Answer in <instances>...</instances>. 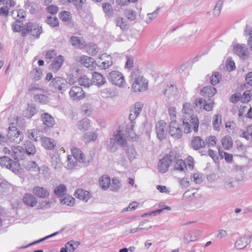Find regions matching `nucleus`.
<instances>
[{
    "instance_id": "nucleus-1",
    "label": "nucleus",
    "mask_w": 252,
    "mask_h": 252,
    "mask_svg": "<svg viewBox=\"0 0 252 252\" xmlns=\"http://www.w3.org/2000/svg\"><path fill=\"white\" fill-rule=\"evenodd\" d=\"M133 125L131 123L127 125L124 130H118L114 134L113 139L116 142L121 146H125L126 144V140L128 137H133Z\"/></svg>"
},
{
    "instance_id": "nucleus-2",
    "label": "nucleus",
    "mask_w": 252,
    "mask_h": 252,
    "mask_svg": "<svg viewBox=\"0 0 252 252\" xmlns=\"http://www.w3.org/2000/svg\"><path fill=\"white\" fill-rule=\"evenodd\" d=\"M199 126V120L196 116L187 115L183 116L182 118V127L184 132L188 133L190 132L192 127L194 132H197Z\"/></svg>"
},
{
    "instance_id": "nucleus-3",
    "label": "nucleus",
    "mask_w": 252,
    "mask_h": 252,
    "mask_svg": "<svg viewBox=\"0 0 252 252\" xmlns=\"http://www.w3.org/2000/svg\"><path fill=\"white\" fill-rule=\"evenodd\" d=\"M138 70L134 71L131 73L133 80L132 88L134 92H142L146 90L148 87V81L142 76L138 75Z\"/></svg>"
},
{
    "instance_id": "nucleus-4",
    "label": "nucleus",
    "mask_w": 252,
    "mask_h": 252,
    "mask_svg": "<svg viewBox=\"0 0 252 252\" xmlns=\"http://www.w3.org/2000/svg\"><path fill=\"white\" fill-rule=\"evenodd\" d=\"M3 152L6 155L10 156L17 160H22L26 157L25 149L20 146H12L10 149L4 147Z\"/></svg>"
},
{
    "instance_id": "nucleus-5",
    "label": "nucleus",
    "mask_w": 252,
    "mask_h": 252,
    "mask_svg": "<svg viewBox=\"0 0 252 252\" xmlns=\"http://www.w3.org/2000/svg\"><path fill=\"white\" fill-rule=\"evenodd\" d=\"M72 154L76 160L80 163H83L85 166H88L93 160L92 156L86 157L82 151L79 149L73 147L71 150Z\"/></svg>"
},
{
    "instance_id": "nucleus-6",
    "label": "nucleus",
    "mask_w": 252,
    "mask_h": 252,
    "mask_svg": "<svg viewBox=\"0 0 252 252\" xmlns=\"http://www.w3.org/2000/svg\"><path fill=\"white\" fill-rule=\"evenodd\" d=\"M42 32V28L39 25L33 24L32 23H27L22 28V35L26 36L31 34L34 37H38Z\"/></svg>"
},
{
    "instance_id": "nucleus-7",
    "label": "nucleus",
    "mask_w": 252,
    "mask_h": 252,
    "mask_svg": "<svg viewBox=\"0 0 252 252\" xmlns=\"http://www.w3.org/2000/svg\"><path fill=\"white\" fill-rule=\"evenodd\" d=\"M8 140L9 143H15L17 144L19 143L22 141L23 139V134L16 126H10L8 128Z\"/></svg>"
},
{
    "instance_id": "nucleus-8",
    "label": "nucleus",
    "mask_w": 252,
    "mask_h": 252,
    "mask_svg": "<svg viewBox=\"0 0 252 252\" xmlns=\"http://www.w3.org/2000/svg\"><path fill=\"white\" fill-rule=\"evenodd\" d=\"M0 165L3 167L11 170L15 173L18 172L20 167L19 164L17 161H13L6 156L0 158Z\"/></svg>"
},
{
    "instance_id": "nucleus-9",
    "label": "nucleus",
    "mask_w": 252,
    "mask_h": 252,
    "mask_svg": "<svg viewBox=\"0 0 252 252\" xmlns=\"http://www.w3.org/2000/svg\"><path fill=\"white\" fill-rule=\"evenodd\" d=\"M50 86L56 91L61 94L67 89V81L62 77H57L52 79Z\"/></svg>"
},
{
    "instance_id": "nucleus-10",
    "label": "nucleus",
    "mask_w": 252,
    "mask_h": 252,
    "mask_svg": "<svg viewBox=\"0 0 252 252\" xmlns=\"http://www.w3.org/2000/svg\"><path fill=\"white\" fill-rule=\"evenodd\" d=\"M108 79L113 84L118 87H123L124 85V76L119 71H111L109 74Z\"/></svg>"
},
{
    "instance_id": "nucleus-11",
    "label": "nucleus",
    "mask_w": 252,
    "mask_h": 252,
    "mask_svg": "<svg viewBox=\"0 0 252 252\" xmlns=\"http://www.w3.org/2000/svg\"><path fill=\"white\" fill-rule=\"evenodd\" d=\"M234 53L243 59L249 57V51L245 44H237L233 46Z\"/></svg>"
},
{
    "instance_id": "nucleus-12",
    "label": "nucleus",
    "mask_w": 252,
    "mask_h": 252,
    "mask_svg": "<svg viewBox=\"0 0 252 252\" xmlns=\"http://www.w3.org/2000/svg\"><path fill=\"white\" fill-rule=\"evenodd\" d=\"M252 235L245 234L240 237L235 242L234 247L238 250L246 248L251 242Z\"/></svg>"
},
{
    "instance_id": "nucleus-13",
    "label": "nucleus",
    "mask_w": 252,
    "mask_h": 252,
    "mask_svg": "<svg viewBox=\"0 0 252 252\" xmlns=\"http://www.w3.org/2000/svg\"><path fill=\"white\" fill-rule=\"evenodd\" d=\"M97 63L98 66L102 69H106L111 66L113 64L112 57L106 53L101 55Z\"/></svg>"
},
{
    "instance_id": "nucleus-14",
    "label": "nucleus",
    "mask_w": 252,
    "mask_h": 252,
    "mask_svg": "<svg viewBox=\"0 0 252 252\" xmlns=\"http://www.w3.org/2000/svg\"><path fill=\"white\" fill-rule=\"evenodd\" d=\"M69 95L73 100H80L85 97V93L81 87L75 86L70 89Z\"/></svg>"
},
{
    "instance_id": "nucleus-15",
    "label": "nucleus",
    "mask_w": 252,
    "mask_h": 252,
    "mask_svg": "<svg viewBox=\"0 0 252 252\" xmlns=\"http://www.w3.org/2000/svg\"><path fill=\"white\" fill-rule=\"evenodd\" d=\"M169 134L174 138L180 139L182 136V131L176 121H171L169 124Z\"/></svg>"
},
{
    "instance_id": "nucleus-16",
    "label": "nucleus",
    "mask_w": 252,
    "mask_h": 252,
    "mask_svg": "<svg viewBox=\"0 0 252 252\" xmlns=\"http://www.w3.org/2000/svg\"><path fill=\"white\" fill-rule=\"evenodd\" d=\"M171 163L174 166V169L179 171H184L186 168V164L185 161L177 157L170 155Z\"/></svg>"
},
{
    "instance_id": "nucleus-17",
    "label": "nucleus",
    "mask_w": 252,
    "mask_h": 252,
    "mask_svg": "<svg viewBox=\"0 0 252 252\" xmlns=\"http://www.w3.org/2000/svg\"><path fill=\"white\" fill-rule=\"evenodd\" d=\"M170 155H167L160 159L158 163V170L159 172L164 173L168 169L171 164Z\"/></svg>"
},
{
    "instance_id": "nucleus-18",
    "label": "nucleus",
    "mask_w": 252,
    "mask_h": 252,
    "mask_svg": "<svg viewBox=\"0 0 252 252\" xmlns=\"http://www.w3.org/2000/svg\"><path fill=\"white\" fill-rule=\"evenodd\" d=\"M166 123L163 121H159L156 124V132L158 138L161 140L165 138Z\"/></svg>"
},
{
    "instance_id": "nucleus-19",
    "label": "nucleus",
    "mask_w": 252,
    "mask_h": 252,
    "mask_svg": "<svg viewBox=\"0 0 252 252\" xmlns=\"http://www.w3.org/2000/svg\"><path fill=\"white\" fill-rule=\"evenodd\" d=\"M195 104L196 106L200 107V108L203 106V108L205 110L209 111L212 110L214 103L211 99H209L207 101L202 98H199L196 99Z\"/></svg>"
},
{
    "instance_id": "nucleus-20",
    "label": "nucleus",
    "mask_w": 252,
    "mask_h": 252,
    "mask_svg": "<svg viewBox=\"0 0 252 252\" xmlns=\"http://www.w3.org/2000/svg\"><path fill=\"white\" fill-rule=\"evenodd\" d=\"M179 32L183 38H188L194 35L196 32V29L194 26H187L178 29Z\"/></svg>"
},
{
    "instance_id": "nucleus-21",
    "label": "nucleus",
    "mask_w": 252,
    "mask_h": 252,
    "mask_svg": "<svg viewBox=\"0 0 252 252\" xmlns=\"http://www.w3.org/2000/svg\"><path fill=\"white\" fill-rule=\"evenodd\" d=\"M63 62L64 57L62 55H59L52 61L49 66V69L54 72H57L61 69Z\"/></svg>"
},
{
    "instance_id": "nucleus-22",
    "label": "nucleus",
    "mask_w": 252,
    "mask_h": 252,
    "mask_svg": "<svg viewBox=\"0 0 252 252\" xmlns=\"http://www.w3.org/2000/svg\"><path fill=\"white\" fill-rule=\"evenodd\" d=\"M92 85L100 87L106 82L105 78L100 73L94 72L92 74Z\"/></svg>"
},
{
    "instance_id": "nucleus-23",
    "label": "nucleus",
    "mask_w": 252,
    "mask_h": 252,
    "mask_svg": "<svg viewBox=\"0 0 252 252\" xmlns=\"http://www.w3.org/2000/svg\"><path fill=\"white\" fill-rule=\"evenodd\" d=\"M41 119L43 124L45 126V129L46 127H52L55 124L54 118L47 113L42 114L41 116Z\"/></svg>"
},
{
    "instance_id": "nucleus-24",
    "label": "nucleus",
    "mask_w": 252,
    "mask_h": 252,
    "mask_svg": "<svg viewBox=\"0 0 252 252\" xmlns=\"http://www.w3.org/2000/svg\"><path fill=\"white\" fill-rule=\"evenodd\" d=\"M143 104L140 102H137L135 103L134 107L130 111V113L129 115V120L131 121V123L132 124V121L134 120L139 115L142 110Z\"/></svg>"
},
{
    "instance_id": "nucleus-25",
    "label": "nucleus",
    "mask_w": 252,
    "mask_h": 252,
    "mask_svg": "<svg viewBox=\"0 0 252 252\" xmlns=\"http://www.w3.org/2000/svg\"><path fill=\"white\" fill-rule=\"evenodd\" d=\"M74 195L77 198L87 202L91 198V195L89 191L84 190L82 189H78L74 193Z\"/></svg>"
},
{
    "instance_id": "nucleus-26",
    "label": "nucleus",
    "mask_w": 252,
    "mask_h": 252,
    "mask_svg": "<svg viewBox=\"0 0 252 252\" xmlns=\"http://www.w3.org/2000/svg\"><path fill=\"white\" fill-rule=\"evenodd\" d=\"M79 61L82 64L91 70H93L94 68V60L91 57L82 56L79 58Z\"/></svg>"
},
{
    "instance_id": "nucleus-27",
    "label": "nucleus",
    "mask_w": 252,
    "mask_h": 252,
    "mask_svg": "<svg viewBox=\"0 0 252 252\" xmlns=\"http://www.w3.org/2000/svg\"><path fill=\"white\" fill-rule=\"evenodd\" d=\"M32 192L35 195L41 198H45L49 196V191L41 187L37 186L34 187L33 189Z\"/></svg>"
},
{
    "instance_id": "nucleus-28",
    "label": "nucleus",
    "mask_w": 252,
    "mask_h": 252,
    "mask_svg": "<svg viewBox=\"0 0 252 252\" xmlns=\"http://www.w3.org/2000/svg\"><path fill=\"white\" fill-rule=\"evenodd\" d=\"M191 146L194 150H198L205 146V142L199 136H195L192 139Z\"/></svg>"
},
{
    "instance_id": "nucleus-29",
    "label": "nucleus",
    "mask_w": 252,
    "mask_h": 252,
    "mask_svg": "<svg viewBox=\"0 0 252 252\" xmlns=\"http://www.w3.org/2000/svg\"><path fill=\"white\" fill-rule=\"evenodd\" d=\"M42 145L47 150H52L56 146V142L54 140L48 137H43L41 138Z\"/></svg>"
},
{
    "instance_id": "nucleus-30",
    "label": "nucleus",
    "mask_w": 252,
    "mask_h": 252,
    "mask_svg": "<svg viewBox=\"0 0 252 252\" xmlns=\"http://www.w3.org/2000/svg\"><path fill=\"white\" fill-rule=\"evenodd\" d=\"M216 93V89L212 86H206L203 88L201 92L202 95L208 97L213 96Z\"/></svg>"
},
{
    "instance_id": "nucleus-31",
    "label": "nucleus",
    "mask_w": 252,
    "mask_h": 252,
    "mask_svg": "<svg viewBox=\"0 0 252 252\" xmlns=\"http://www.w3.org/2000/svg\"><path fill=\"white\" fill-rule=\"evenodd\" d=\"M24 202L31 207L34 206L37 203V199L31 194H26L23 198Z\"/></svg>"
},
{
    "instance_id": "nucleus-32",
    "label": "nucleus",
    "mask_w": 252,
    "mask_h": 252,
    "mask_svg": "<svg viewBox=\"0 0 252 252\" xmlns=\"http://www.w3.org/2000/svg\"><path fill=\"white\" fill-rule=\"evenodd\" d=\"M77 126L81 131L87 130L90 126V120L87 118H84L77 122Z\"/></svg>"
},
{
    "instance_id": "nucleus-33",
    "label": "nucleus",
    "mask_w": 252,
    "mask_h": 252,
    "mask_svg": "<svg viewBox=\"0 0 252 252\" xmlns=\"http://www.w3.org/2000/svg\"><path fill=\"white\" fill-rule=\"evenodd\" d=\"M26 156H33L36 153V148L34 144L31 141H27L25 143Z\"/></svg>"
},
{
    "instance_id": "nucleus-34",
    "label": "nucleus",
    "mask_w": 252,
    "mask_h": 252,
    "mask_svg": "<svg viewBox=\"0 0 252 252\" xmlns=\"http://www.w3.org/2000/svg\"><path fill=\"white\" fill-rule=\"evenodd\" d=\"M198 232H199L198 230H195L187 233L184 236V242L186 244H189L190 242L196 241V236L195 234H196Z\"/></svg>"
},
{
    "instance_id": "nucleus-35",
    "label": "nucleus",
    "mask_w": 252,
    "mask_h": 252,
    "mask_svg": "<svg viewBox=\"0 0 252 252\" xmlns=\"http://www.w3.org/2000/svg\"><path fill=\"white\" fill-rule=\"evenodd\" d=\"M110 185V179L107 176H102L99 179V185L103 190H106Z\"/></svg>"
},
{
    "instance_id": "nucleus-36",
    "label": "nucleus",
    "mask_w": 252,
    "mask_h": 252,
    "mask_svg": "<svg viewBox=\"0 0 252 252\" xmlns=\"http://www.w3.org/2000/svg\"><path fill=\"white\" fill-rule=\"evenodd\" d=\"M70 42L72 45L81 48L86 45L84 40L80 37L72 36L70 38Z\"/></svg>"
},
{
    "instance_id": "nucleus-37",
    "label": "nucleus",
    "mask_w": 252,
    "mask_h": 252,
    "mask_svg": "<svg viewBox=\"0 0 252 252\" xmlns=\"http://www.w3.org/2000/svg\"><path fill=\"white\" fill-rule=\"evenodd\" d=\"M54 191L56 195L62 197L66 193V188L65 185L61 184L54 189Z\"/></svg>"
},
{
    "instance_id": "nucleus-38",
    "label": "nucleus",
    "mask_w": 252,
    "mask_h": 252,
    "mask_svg": "<svg viewBox=\"0 0 252 252\" xmlns=\"http://www.w3.org/2000/svg\"><path fill=\"white\" fill-rule=\"evenodd\" d=\"M11 187L10 184L8 182L0 179V192L1 193L8 192Z\"/></svg>"
},
{
    "instance_id": "nucleus-39",
    "label": "nucleus",
    "mask_w": 252,
    "mask_h": 252,
    "mask_svg": "<svg viewBox=\"0 0 252 252\" xmlns=\"http://www.w3.org/2000/svg\"><path fill=\"white\" fill-rule=\"evenodd\" d=\"M24 167L29 171H39V167L34 161H28L24 164Z\"/></svg>"
},
{
    "instance_id": "nucleus-40",
    "label": "nucleus",
    "mask_w": 252,
    "mask_h": 252,
    "mask_svg": "<svg viewBox=\"0 0 252 252\" xmlns=\"http://www.w3.org/2000/svg\"><path fill=\"white\" fill-rule=\"evenodd\" d=\"M224 1V0H219L216 3L213 11L215 17H217L220 15Z\"/></svg>"
},
{
    "instance_id": "nucleus-41",
    "label": "nucleus",
    "mask_w": 252,
    "mask_h": 252,
    "mask_svg": "<svg viewBox=\"0 0 252 252\" xmlns=\"http://www.w3.org/2000/svg\"><path fill=\"white\" fill-rule=\"evenodd\" d=\"M37 112V110L35 107L32 105H29L27 108L24 112V115L28 118H31Z\"/></svg>"
},
{
    "instance_id": "nucleus-42",
    "label": "nucleus",
    "mask_w": 252,
    "mask_h": 252,
    "mask_svg": "<svg viewBox=\"0 0 252 252\" xmlns=\"http://www.w3.org/2000/svg\"><path fill=\"white\" fill-rule=\"evenodd\" d=\"M222 145L226 150H229L232 146V140L230 137L225 136L221 140Z\"/></svg>"
},
{
    "instance_id": "nucleus-43",
    "label": "nucleus",
    "mask_w": 252,
    "mask_h": 252,
    "mask_svg": "<svg viewBox=\"0 0 252 252\" xmlns=\"http://www.w3.org/2000/svg\"><path fill=\"white\" fill-rule=\"evenodd\" d=\"M148 220H142V221H141L140 222L139 226L136 228L131 229L130 230V233H133L136 232L138 230H144V229L148 230L149 229L151 228L152 227V225H150L149 227H143V225L145 223H148Z\"/></svg>"
},
{
    "instance_id": "nucleus-44",
    "label": "nucleus",
    "mask_w": 252,
    "mask_h": 252,
    "mask_svg": "<svg viewBox=\"0 0 252 252\" xmlns=\"http://www.w3.org/2000/svg\"><path fill=\"white\" fill-rule=\"evenodd\" d=\"M29 90L34 95L38 93H44V90L38 84H32L29 87Z\"/></svg>"
},
{
    "instance_id": "nucleus-45",
    "label": "nucleus",
    "mask_w": 252,
    "mask_h": 252,
    "mask_svg": "<svg viewBox=\"0 0 252 252\" xmlns=\"http://www.w3.org/2000/svg\"><path fill=\"white\" fill-rule=\"evenodd\" d=\"M42 71L40 68H35L31 71L30 75L35 81L40 80L42 76Z\"/></svg>"
},
{
    "instance_id": "nucleus-46",
    "label": "nucleus",
    "mask_w": 252,
    "mask_h": 252,
    "mask_svg": "<svg viewBox=\"0 0 252 252\" xmlns=\"http://www.w3.org/2000/svg\"><path fill=\"white\" fill-rule=\"evenodd\" d=\"M97 137V134L93 131L86 133L84 135V139L86 142L89 143L94 142Z\"/></svg>"
},
{
    "instance_id": "nucleus-47",
    "label": "nucleus",
    "mask_w": 252,
    "mask_h": 252,
    "mask_svg": "<svg viewBox=\"0 0 252 252\" xmlns=\"http://www.w3.org/2000/svg\"><path fill=\"white\" fill-rule=\"evenodd\" d=\"M115 22L116 26L119 27L122 30H125L128 28L126 21L122 17H117Z\"/></svg>"
},
{
    "instance_id": "nucleus-48",
    "label": "nucleus",
    "mask_w": 252,
    "mask_h": 252,
    "mask_svg": "<svg viewBox=\"0 0 252 252\" xmlns=\"http://www.w3.org/2000/svg\"><path fill=\"white\" fill-rule=\"evenodd\" d=\"M61 203L72 206L75 203V199L71 196L66 195L63 198L61 199Z\"/></svg>"
},
{
    "instance_id": "nucleus-49",
    "label": "nucleus",
    "mask_w": 252,
    "mask_h": 252,
    "mask_svg": "<svg viewBox=\"0 0 252 252\" xmlns=\"http://www.w3.org/2000/svg\"><path fill=\"white\" fill-rule=\"evenodd\" d=\"M78 82L80 85L86 88H89L92 85V81L86 76L80 77Z\"/></svg>"
},
{
    "instance_id": "nucleus-50",
    "label": "nucleus",
    "mask_w": 252,
    "mask_h": 252,
    "mask_svg": "<svg viewBox=\"0 0 252 252\" xmlns=\"http://www.w3.org/2000/svg\"><path fill=\"white\" fill-rule=\"evenodd\" d=\"M214 120L213 122L214 128L217 131L220 130V126L221 125V117L220 115H215Z\"/></svg>"
},
{
    "instance_id": "nucleus-51",
    "label": "nucleus",
    "mask_w": 252,
    "mask_h": 252,
    "mask_svg": "<svg viewBox=\"0 0 252 252\" xmlns=\"http://www.w3.org/2000/svg\"><path fill=\"white\" fill-rule=\"evenodd\" d=\"M117 144L113 138H111L107 141V148L112 152H115L117 149Z\"/></svg>"
},
{
    "instance_id": "nucleus-52",
    "label": "nucleus",
    "mask_w": 252,
    "mask_h": 252,
    "mask_svg": "<svg viewBox=\"0 0 252 252\" xmlns=\"http://www.w3.org/2000/svg\"><path fill=\"white\" fill-rule=\"evenodd\" d=\"M46 22L52 27H57L59 25V21L57 17L49 16L46 20Z\"/></svg>"
},
{
    "instance_id": "nucleus-53",
    "label": "nucleus",
    "mask_w": 252,
    "mask_h": 252,
    "mask_svg": "<svg viewBox=\"0 0 252 252\" xmlns=\"http://www.w3.org/2000/svg\"><path fill=\"white\" fill-rule=\"evenodd\" d=\"M221 75L219 72H215L211 77V83L213 85H216L220 82Z\"/></svg>"
},
{
    "instance_id": "nucleus-54",
    "label": "nucleus",
    "mask_w": 252,
    "mask_h": 252,
    "mask_svg": "<svg viewBox=\"0 0 252 252\" xmlns=\"http://www.w3.org/2000/svg\"><path fill=\"white\" fill-rule=\"evenodd\" d=\"M125 14L128 19L132 21L134 20L136 17V12L131 9H126L125 11Z\"/></svg>"
},
{
    "instance_id": "nucleus-55",
    "label": "nucleus",
    "mask_w": 252,
    "mask_h": 252,
    "mask_svg": "<svg viewBox=\"0 0 252 252\" xmlns=\"http://www.w3.org/2000/svg\"><path fill=\"white\" fill-rule=\"evenodd\" d=\"M109 187L112 191H118L121 187L120 182L117 179H113L112 183H110Z\"/></svg>"
},
{
    "instance_id": "nucleus-56",
    "label": "nucleus",
    "mask_w": 252,
    "mask_h": 252,
    "mask_svg": "<svg viewBox=\"0 0 252 252\" xmlns=\"http://www.w3.org/2000/svg\"><path fill=\"white\" fill-rule=\"evenodd\" d=\"M39 131L36 129H30L28 130V137L29 139L31 140H34L35 141L37 140L38 134Z\"/></svg>"
},
{
    "instance_id": "nucleus-57",
    "label": "nucleus",
    "mask_w": 252,
    "mask_h": 252,
    "mask_svg": "<svg viewBox=\"0 0 252 252\" xmlns=\"http://www.w3.org/2000/svg\"><path fill=\"white\" fill-rule=\"evenodd\" d=\"M219 154L221 158H224L225 160L227 162H231L232 160V155L220 150V148L219 149Z\"/></svg>"
},
{
    "instance_id": "nucleus-58",
    "label": "nucleus",
    "mask_w": 252,
    "mask_h": 252,
    "mask_svg": "<svg viewBox=\"0 0 252 252\" xmlns=\"http://www.w3.org/2000/svg\"><path fill=\"white\" fill-rule=\"evenodd\" d=\"M43 93H39L36 94L34 95V98L36 101H38L40 103H45L47 101V97Z\"/></svg>"
},
{
    "instance_id": "nucleus-59",
    "label": "nucleus",
    "mask_w": 252,
    "mask_h": 252,
    "mask_svg": "<svg viewBox=\"0 0 252 252\" xmlns=\"http://www.w3.org/2000/svg\"><path fill=\"white\" fill-rule=\"evenodd\" d=\"M183 112L184 114V116L193 115V110L190 107V104L189 103H186L183 105Z\"/></svg>"
},
{
    "instance_id": "nucleus-60",
    "label": "nucleus",
    "mask_w": 252,
    "mask_h": 252,
    "mask_svg": "<svg viewBox=\"0 0 252 252\" xmlns=\"http://www.w3.org/2000/svg\"><path fill=\"white\" fill-rule=\"evenodd\" d=\"M60 18L64 22L69 21L71 19V14L68 11H62L60 13Z\"/></svg>"
},
{
    "instance_id": "nucleus-61",
    "label": "nucleus",
    "mask_w": 252,
    "mask_h": 252,
    "mask_svg": "<svg viewBox=\"0 0 252 252\" xmlns=\"http://www.w3.org/2000/svg\"><path fill=\"white\" fill-rule=\"evenodd\" d=\"M77 243V242L70 241L65 244V247L68 249L69 252H73L78 246Z\"/></svg>"
},
{
    "instance_id": "nucleus-62",
    "label": "nucleus",
    "mask_w": 252,
    "mask_h": 252,
    "mask_svg": "<svg viewBox=\"0 0 252 252\" xmlns=\"http://www.w3.org/2000/svg\"><path fill=\"white\" fill-rule=\"evenodd\" d=\"M245 31L246 33L248 32L249 35V37L248 39V45L251 50L252 51V29H250L249 27H247Z\"/></svg>"
},
{
    "instance_id": "nucleus-63",
    "label": "nucleus",
    "mask_w": 252,
    "mask_h": 252,
    "mask_svg": "<svg viewBox=\"0 0 252 252\" xmlns=\"http://www.w3.org/2000/svg\"><path fill=\"white\" fill-rule=\"evenodd\" d=\"M168 114L171 121H175L176 118V109L175 107H170L168 108Z\"/></svg>"
},
{
    "instance_id": "nucleus-64",
    "label": "nucleus",
    "mask_w": 252,
    "mask_h": 252,
    "mask_svg": "<svg viewBox=\"0 0 252 252\" xmlns=\"http://www.w3.org/2000/svg\"><path fill=\"white\" fill-rule=\"evenodd\" d=\"M205 141L206 144L209 147L214 146L217 142L216 138L214 136L208 137L205 139Z\"/></svg>"
}]
</instances>
